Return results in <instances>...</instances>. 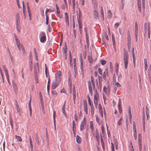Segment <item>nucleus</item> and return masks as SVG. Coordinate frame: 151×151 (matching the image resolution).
I'll use <instances>...</instances> for the list:
<instances>
[{"label":"nucleus","instance_id":"f257e3e1","mask_svg":"<svg viewBox=\"0 0 151 151\" xmlns=\"http://www.w3.org/2000/svg\"><path fill=\"white\" fill-rule=\"evenodd\" d=\"M123 59L125 69L127 68L128 65V54L127 50L125 48L123 49Z\"/></svg>","mask_w":151,"mask_h":151},{"label":"nucleus","instance_id":"f03ea898","mask_svg":"<svg viewBox=\"0 0 151 151\" xmlns=\"http://www.w3.org/2000/svg\"><path fill=\"white\" fill-rule=\"evenodd\" d=\"M86 119L85 117L81 122L80 126V130L82 131L86 127Z\"/></svg>","mask_w":151,"mask_h":151},{"label":"nucleus","instance_id":"7ed1b4c3","mask_svg":"<svg viewBox=\"0 0 151 151\" xmlns=\"http://www.w3.org/2000/svg\"><path fill=\"white\" fill-rule=\"evenodd\" d=\"M59 83L57 79L54 80L52 82V85L51 87L52 89H55L58 85Z\"/></svg>","mask_w":151,"mask_h":151},{"label":"nucleus","instance_id":"20e7f679","mask_svg":"<svg viewBox=\"0 0 151 151\" xmlns=\"http://www.w3.org/2000/svg\"><path fill=\"white\" fill-rule=\"evenodd\" d=\"M83 106L84 111L86 113V114H88V108L86 100H83Z\"/></svg>","mask_w":151,"mask_h":151},{"label":"nucleus","instance_id":"39448f33","mask_svg":"<svg viewBox=\"0 0 151 151\" xmlns=\"http://www.w3.org/2000/svg\"><path fill=\"white\" fill-rule=\"evenodd\" d=\"M16 23L17 24H19L20 23V17L19 13H17L15 17Z\"/></svg>","mask_w":151,"mask_h":151},{"label":"nucleus","instance_id":"423d86ee","mask_svg":"<svg viewBox=\"0 0 151 151\" xmlns=\"http://www.w3.org/2000/svg\"><path fill=\"white\" fill-rule=\"evenodd\" d=\"M95 137L98 143H99V136L98 129H96L95 131Z\"/></svg>","mask_w":151,"mask_h":151},{"label":"nucleus","instance_id":"0eeeda50","mask_svg":"<svg viewBox=\"0 0 151 151\" xmlns=\"http://www.w3.org/2000/svg\"><path fill=\"white\" fill-rule=\"evenodd\" d=\"M34 75L35 76V78H37L38 74L40 72L39 69L38 70L36 67L35 66L34 68Z\"/></svg>","mask_w":151,"mask_h":151},{"label":"nucleus","instance_id":"6e6552de","mask_svg":"<svg viewBox=\"0 0 151 151\" xmlns=\"http://www.w3.org/2000/svg\"><path fill=\"white\" fill-rule=\"evenodd\" d=\"M106 76L109 77V72L108 70H106L105 72H104L103 75V77L105 81H106L107 80Z\"/></svg>","mask_w":151,"mask_h":151},{"label":"nucleus","instance_id":"1a4fd4ad","mask_svg":"<svg viewBox=\"0 0 151 151\" xmlns=\"http://www.w3.org/2000/svg\"><path fill=\"white\" fill-rule=\"evenodd\" d=\"M12 83L14 91L15 92H16L18 90V88L17 87V84L15 83V81L14 80H12Z\"/></svg>","mask_w":151,"mask_h":151},{"label":"nucleus","instance_id":"9d476101","mask_svg":"<svg viewBox=\"0 0 151 151\" xmlns=\"http://www.w3.org/2000/svg\"><path fill=\"white\" fill-rule=\"evenodd\" d=\"M65 22L66 24H67L68 26H69V17L68 14L67 12H65Z\"/></svg>","mask_w":151,"mask_h":151},{"label":"nucleus","instance_id":"9b49d317","mask_svg":"<svg viewBox=\"0 0 151 151\" xmlns=\"http://www.w3.org/2000/svg\"><path fill=\"white\" fill-rule=\"evenodd\" d=\"M99 85L100 88H101L102 87V79L101 76H99Z\"/></svg>","mask_w":151,"mask_h":151},{"label":"nucleus","instance_id":"f8f14e48","mask_svg":"<svg viewBox=\"0 0 151 151\" xmlns=\"http://www.w3.org/2000/svg\"><path fill=\"white\" fill-rule=\"evenodd\" d=\"M73 62H74V71L76 73V70H77V66L76 61V58L73 59Z\"/></svg>","mask_w":151,"mask_h":151},{"label":"nucleus","instance_id":"ddd939ff","mask_svg":"<svg viewBox=\"0 0 151 151\" xmlns=\"http://www.w3.org/2000/svg\"><path fill=\"white\" fill-rule=\"evenodd\" d=\"M42 33L43 34L45 35L44 33ZM46 40V39L45 35H43L40 38V41L42 42H45V41Z\"/></svg>","mask_w":151,"mask_h":151},{"label":"nucleus","instance_id":"4468645a","mask_svg":"<svg viewBox=\"0 0 151 151\" xmlns=\"http://www.w3.org/2000/svg\"><path fill=\"white\" fill-rule=\"evenodd\" d=\"M91 113L92 117H93L94 113V108L93 104H92V106L91 107Z\"/></svg>","mask_w":151,"mask_h":151},{"label":"nucleus","instance_id":"2eb2a0df","mask_svg":"<svg viewBox=\"0 0 151 151\" xmlns=\"http://www.w3.org/2000/svg\"><path fill=\"white\" fill-rule=\"evenodd\" d=\"M51 93L52 96L54 97H56L58 95V93L55 90H52Z\"/></svg>","mask_w":151,"mask_h":151},{"label":"nucleus","instance_id":"dca6fc26","mask_svg":"<svg viewBox=\"0 0 151 151\" xmlns=\"http://www.w3.org/2000/svg\"><path fill=\"white\" fill-rule=\"evenodd\" d=\"M103 90L106 93L108 94L110 93L109 89L108 88H106L105 86L104 87Z\"/></svg>","mask_w":151,"mask_h":151},{"label":"nucleus","instance_id":"f3484780","mask_svg":"<svg viewBox=\"0 0 151 151\" xmlns=\"http://www.w3.org/2000/svg\"><path fill=\"white\" fill-rule=\"evenodd\" d=\"M91 80L92 82V84L93 85V89H94L95 88V82L94 80V78L92 76L91 77Z\"/></svg>","mask_w":151,"mask_h":151},{"label":"nucleus","instance_id":"a211bd4d","mask_svg":"<svg viewBox=\"0 0 151 151\" xmlns=\"http://www.w3.org/2000/svg\"><path fill=\"white\" fill-rule=\"evenodd\" d=\"M76 140L77 142L79 144L81 143V139L78 135H77L76 136Z\"/></svg>","mask_w":151,"mask_h":151},{"label":"nucleus","instance_id":"6ab92c4d","mask_svg":"<svg viewBox=\"0 0 151 151\" xmlns=\"http://www.w3.org/2000/svg\"><path fill=\"white\" fill-rule=\"evenodd\" d=\"M99 14L98 12L97 11H94V16L95 19H97L98 18V15Z\"/></svg>","mask_w":151,"mask_h":151},{"label":"nucleus","instance_id":"aec40b11","mask_svg":"<svg viewBox=\"0 0 151 151\" xmlns=\"http://www.w3.org/2000/svg\"><path fill=\"white\" fill-rule=\"evenodd\" d=\"M82 14L80 9H79V14L78 15V17H77V20H78V19L79 20H81V17Z\"/></svg>","mask_w":151,"mask_h":151},{"label":"nucleus","instance_id":"412c9836","mask_svg":"<svg viewBox=\"0 0 151 151\" xmlns=\"http://www.w3.org/2000/svg\"><path fill=\"white\" fill-rule=\"evenodd\" d=\"M112 40L113 46H114V47H116V44H115V41L114 36L113 34H112Z\"/></svg>","mask_w":151,"mask_h":151},{"label":"nucleus","instance_id":"4be33fe9","mask_svg":"<svg viewBox=\"0 0 151 151\" xmlns=\"http://www.w3.org/2000/svg\"><path fill=\"white\" fill-rule=\"evenodd\" d=\"M78 22L79 29H82V23L81 20H79V19H78Z\"/></svg>","mask_w":151,"mask_h":151},{"label":"nucleus","instance_id":"5701e85b","mask_svg":"<svg viewBox=\"0 0 151 151\" xmlns=\"http://www.w3.org/2000/svg\"><path fill=\"white\" fill-rule=\"evenodd\" d=\"M15 138L17 140V141L19 142H22V139L21 137L19 136L16 135H15Z\"/></svg>","mask_w":151,"mask_h":151},{"label":"nucleus","instance_id":"b1692460","mask_svg":"<svg viewBox=\"0 0 151 151\" xmlns=\"http://www.w3.org/2000/svg\"><path fill=\"white\" fill-rule=\"evenodd\" d=\"M101 15L102 16L103 20H104V15L103 8L102 6H101Z\"/></svg>","mask_w":151,"mask_h":151},{"label":"nucleus","instance_id":"393cba45","mask_svg":"<svg viewBox=\"0 0 151 151\" xmlns=\"http://www.w3.org/2000/svg\"><path fill=\"white\" fill-rule=\"evenodd\" d=\"M88 60L89 62L91 63H92L93 62V60L92 57L90 55H88Z\"/></svg>","mask_w":151,"mask_h":151},{"label":"nucleus","instance_id":"a878e982","mask_svg":"<svg viewBox=\"0 0 151 151\" xmlns=\"http://www.w3.org/2000/svg\"><path fill=\"white\" fill-rule=\"evenodd\" d=\"M7 50H8V52H9V54L10 55V58H11V60L12 61V62H13V58L12 56V55H11V52H10L9 49L8 48H7Z\"/></svg>","mask_w":151,"mask_h":151},{"label":"nucleus","instance_id":"bb28decb","mask_svg":"<svg viewBox=\"0 0 151 151\" xmlns=\"http://www.w3.org/2000/svg\"><path fill=\"white\" fill-rule=\"evenodd\" d=\"M88 88L89 90L91 91L92 90L91 84L90 81H89L88 82Z\"/></svg>","mask_w":151,"mask_h":151},{"label":"nucleus","instance_id":"cd10ccee","mask_svg":"<svg viewBox=\"0 0 151 151\" xmlns=\"http://www.w3.org/2000/svg\"><path fill=\"white\" fill-rule=\"evenodd\" d=\"M80 61H81V68L82 72H83V60L81 58L80 60Z\"/></svg>","mask_w":151,"mask_h":151},{"label":"nucleus","instance_id":"c85d7f7f","mask_svg":"<svg viewBox=\"0 0 151 151\" xmlns=\"http://www.w3.org/2000/svg\"><path fill=\"white\" fill-rule=\"evenodd\" d=\"M72 128L73 129H76V124L74 121V120L72 122Z\"/></svg>","mask_w":151,"mask_h":151},{"label":"nucleus","instance_id":"c756f323","mask_svg":"<svg viewBox=\"0 0 151 151\" xmlns=\"http://www.w3.org/2000/svg\"><path fill=\"white\" fill-rule=\"evenodd\" d=\"M35 140L36 142H37V144L38 145H40V142H39V137L38 136L37 134H36Z\"/></svg>","mask_w":151,"mask_h":151},{"label":"nucleus","instance_id":"7c9ffc66","mask_svg":"<svg viewBox=\"0 0 151 151\" xmlns=\"http://www.w3.org/2000/svg\"><path fill=\"white\" fill-rule=\"evenodd\" d=\"M134 137L135 140L137 139V130H135L134 132Z\"/></svg>","mask_w":151,"mask_h":151},{"label":"nucleus","instance_id":"2f4dec72","mask_svg":"<svg viewBox=\"0 0 151 151\" xmlns=\"http://www.w3.org/2000/svg\"><path fill=\"white\" fill-rule=\"evenodd\" d=\"M86 48L85 49V50L83 52V55L84 57V58L86 59Z\"/></svg>","mask_w":151,"mask_h":151},{"label":"nucleus","instance_id":"473e14b6","mask_svg":"<svg viewBox=\"0 0 151 151\" xmlns=\"http://www.w3.org/2000/svg\"><path fill=\"white\" fill-rule=\"evenodd\" d=\"M62 111L63 114L65 115V116L66 118H67V116L66 115V113L65 110V108H62Z\"/></svg>","mask_w":151,"mask_h":151},{"label":"nucleus","instance_id":"72a5a7b5","mask_svg":"<svg viewBox=\"0 0 151 151\" xmlns=\"http://www.w3.org/2000/svg\"><path fill=\"white\" fill-rule=\"evenodd\" d=\"M19 24H16V28L18 32H19L21 30L20 26Z\"/></svg>","mask_w":151,"mask_h":151},{"label":"nucleus","instance_id":"f704fd0d","mask_svg":"<svg viewBox=\"0 0 151 151\" xmlns=\"http://www.w3.org/2000/svg\"><path fill=\"white\" fill-rule=\"evenodd\" d=\"M132 54L133 60H135V56L134 55V48H132Z\"/></svg>","mask_w":151,"mask_h":151},{"label":"nucleus","instance_id":"c9c22d12","mask_svg":"<svg viewBox=\"0 0 151 151\" xmlns=\"http://www.w3.org/2000/svg\"><path fill=\"white\" fill-rule=\"evenodd\" d=\"M90 126L92 130L94 129L93 124L92 121L90 122Z\"/></svg>","mask_w":151,"mask_h":151},{"label":"nucleus","instance_id":"e433bc0d","mask_svg":"<svg viewBox=\"0 0 151 151\" xmlns=\"http://www.w3.org/2000/svg\"><path fill=\"white\" fill-rule=\"evenodd\" d=\"M57 16L59 17L60 18H61L62 17V15H60V11H57Z\"/></svg>","mask_w":151,"mask_h":151},{"label":"nucleus","instance_id":"4c0bfd02","mask_svg":"<svg viewBox=\"0 0 151 151\" xmlns=\"http://www.w3.org/2000/svg\"><path fill=\"white\" fill-rule=\"evenodd\" d=\"M61 72L60 71H59V72H57V73H56L55 76L56 77H59L60 78V76L61 75Z\"/></svg>","mask_w":151,"mask_h":151},{"label":"nucleus","instance_id":"58836bf2","mask_svg":"<svg viewBox=\"0 0 151 151\" xmlns=\"http://www.w3.org/2000/svg\"><path fill=\"white\" fill-rule=\"evenodd\" d=\"M45 76L46 77H47V68L46 64H45Z\"/></svg>","mask_w":151,"mask_h":151},{"label":"nucleus","instance_id":"ea45409f","mask_svg":"<svg viewBox=\"0 0 151 151\" xmlns=\"http://www.w3.org/2000/svg\"><path fill=\"white\" fill-rule=\"evenodd\" d=\"M9 120L10 121L11 126L12 127V129L13 128V124H12V122H13L11 118H9Z\"/></svg>","mask_w":151,"mask_h":151},{"label":"nucleus","instance_id":"a19ab883","mask_svg":"<svg viewBox=\"0 0 151 151\" xmlns=\"http://www.w3.org/2000/svg\"><path fill=\"white\" fill-rule=\"evenodd\" d=\"M16 43L17 47H22V45H21V46L20 42L19 40H18V42H17Z\"/></svg>","mask_w":151,"mask_h":151},{"label":"nucleus","instance_id":"79ce46f5","mask_svg":"<svg viewBox=\"0 0 151 151\" xmlns=\"http://www.w3.org/2000/svg\"><path fill=\"white\" fill-rule=\"evenodd\" d=\"M101 62L102 65H104L106 64V61L104 60H101Z\"/></svg>","mask_w":151,"mask_h":151},{"label":"nucleus","instance_id":"37998d69","mask_svg":"<svg viewBox=\"0 0 151 151\" xmlns=\"http://www.w3.org/2000/svg\"><path fill=\"white\" fill-rule=\"evenodd\" d=\"M73 28H74L75 27V22L74 21V16H73Z\"/></svg>","mask_w":151,"mask_h":151},{"label":"nucleus","instance_id":"c03bdc74","mask_svg":"<svg viewBox=\"0 0 151 151\" xmlns=\"http://www.w3.org/2000/svg\"><path fill=\"white\" fill-rule=\"evenodd\" d=\"M128 113L129 116H132L131 112V109L130 106H129V109H128Z\"/></svg>","mask_w":151,"mask_h":151},{"label":"nucleus","instance_id":"a18cd8bd","mask_svg":"<svg viewBox=\"0 0 151 151\" xmlns=\"http://www.w3.org/2000/svg\"><path fill=\"white\" fill-rule=\"evenodd\" d=\"M99 112H101V111H103L102 108V106L101 104H99Z\"/></svg>","mask_w":151,"mask_h":151},{"label":"nucleus","instance_id":"49530a36","mask_svg":"<svg viewBox=\"0 0 151 151\" xmlns=\"http://www.w3.org/2000/svg\"><path fill=\"white\" fill-rule=\"evenodd\" d=\"M133 130L134 131L136 130V126L134 122L133 124Z\"/></svg>","mask_w":151,"mask_h":151},{"label":"nucleus","instance_id":"de8ad7c7","mask_svg":"<svg viewBox=\"0 0 151 151\" xmlns=\"http://www.w3.org/2000/svg\"><path fill=\"white\" fill-rule=\"evenodd\" d=\"M60 92L61 93H63L66 94L67 93V91L65 89L63 88L62 89V90H61Z\"/></svg>","mask_w":151,"mask_h":151},{"label":"nucleus","instance_id":"09e8293b","mask_svg":"<svg viewBox=\"0 0 151 151\" xmlns=\"http://www.w3.org/2000/svg\"><path fill=\"white\" fill-rule=\"evenodd\" d=\"M124 0H122V9H123L124 5Z\"/></svg>","mask_w":151,"mask_h":151},{"label":"nucleus","instance_id":"8fccbe9b","mask_svg":"<svg viewBox=\"0 0 151 151\" xmlns=\"http://www.w3.org/2000/svg\"><path fill=\"white\" fill-rule=\"evenodd\" d=\"M98 72L101 75L102 74V71L100 68H98Z\"/></svg>","mask_w":151,"mask_h":151},{"label":"nucleus","instance_id":"3c124183","mask_svg":"<svg viewBox=\"0 0 151 151\" xmlns=\"http://www.w3.org/2000/svg\"><path fill=\"white\" fill-rule=\"evenodd\" d=\"M39 98L40 101L43 100V98L40 92H39Z\"/></svg>","mask_w":151,"mask_h":151},{"label":"nucleus","instance_id":"603ef678","mask_svg":"<svg viewBox=\"0 0 151 151\" xmlns=\"http://www.w3.org/2000/svg\"><path fill=\"white\" fill-rule=\"evenodd\" d=\"M18 48L19 50L20 51L21 50H21H22V52H23V53H24L25 52V50L24 49V48Z\"/></svg>","mask_w":151,"mask_h":151},{"label":"nucleus","instance_id":"864d4df0","mask_svg":"<svg viewBox=\"0 0 151 151\" xmlns=\"http://www.w3.org/2000/svg\"><path fill=\"white\" fill-rule=\"evenodd\" d=\"M86 42L87 44H88V34L87 33H86Z\"/></svg>","mask_w":151,"mask_h":151},{"label":"nucleus","instance_id":"5fc2aeb1","mask_svg":"<svg viewBox=\"0 0 151 151\" xmlns=\"http://www.w3.org/2000/svg\"><path fill=\"white\" fill-rule=\"evenodd\" d=\"M41 105L42 107V109H43V108H44V102L42 100L40 101Z\"/></svg>","mask_w":151,"mask_h":151},{"label":"nucleus","instance_id":"6e6d98bb","mask_svg":"<svg viewBox=\"0 0 151 151\" xmlns=\"http://www.w3.org/2000/svg\"><path fill=\"white\" fill-rule=\"evenodd\" d=\"M119 109V112L120 114H122V107L121 106H119L118 107Z\"/></svg>","mask_w":151,"mask_h":151},{"label":"nucleus","instance_id":"4d7b16f0","mask_svg":"<svg viewBox=\"0 0 151 151\" xmlns=\"http://www.w3.org/2000/svg\"><path fill=\"white\" fill-rule=\"evenodd\" d=\"M74 119L76 121H77V113L76 112L75 113L74 115Z\"/></svg>","mask_w":151,"mask_h":151},{"label":"nucleus","instance_id":"13d9d810","mask_svg":"<svg viewBox=\"0 0 151 151\" xmlns=\"http://www.w3.org/2000/svg\"><path fill=\"white\" fill-rule=\"evenodd\" d=\"M138 78H139V85H140L141 84V78L140 75L139 74L138 75Z\"/></svg>","mask_w":151,"mask_h":151},{"label":"nucleus","instance_id":"bf43d9fd","mask_svg":"<svg viewBox=\"0 0 151 151\" xmlns=\"http://www.w3.org/2000/svg\"><path fill=\"white\" fill-rule=\"evenodd\" d=\"M119 23H115L114 25V27L116 28H117L119 26V23Z\"/></svg>","mask_w":151,"mask_h":151},{"label":"nucleus","instance_id":"052dcab7","mask_svg":"<svg viewBox=\"0 0 151 151\" xmlns=\"http://www.w3.org/2000/svg\"><path fill=\"white\" fill-rule=\"evenodd\" d=\"M121 100L120 99H119V102H118V107L119 106H121Z\"/></svg>","mask_w":151,"mask_h":151},{"label":"nucleus","instance_id":"680f3d73","mask_svg":"<svg viewBox=\"0 0 151 151\" xmlns=\"http://www.w3.org/2000/svg\"><path fill=\"white\" fill-rule=\"evenodd\" d=\"M111 145L112 151H114V145L112 143H111Z\"/></svg>","mask_w":151,"mask_h":151},{"label":"nucleus","instance_id":"e2e57ef3","mask_svg":"<svg viewBox=\"0 0 151 151\" xmlns=\"http://www.w3.org/2000/svg\"><path fill=\"white\" fill-rule=\"evenodd\" d=\"M101 132L103 134L104 132V127L103 126H102L101 127Z\"/></svg>","mask_w":151,"mask_h":151},{"label":"nucleus","instance_id":"0e129e2a","mask_svg":"<svg viewBox=\"0 0 151 151\" xmlns=\"http://www.w3.org/2000/svg\"><path fill=\"white\" fill-rule=\"evenodd\" d=\"M108 16L109 17H111L112 16V13L111 11L110 10H109L108 12Z\"/></svg>","mask_w":151,"mask_h":151},{"label":"nucleus","instance_id":"69168bd1","mask_svg":"<svg viewBox=\"0 0 151 151\" xmlns=\"http://www.w3.org/2000/svg\"><path fill=\"white\" fill-rule=\"evenodd\" d=\"M145 109H146L145 111H146V114L147 115L148 114H149V110H148L147 109V106H146Z\"/></svg>","mask_w":151,"mask_h":151},{"label":"nucleus","instance_id":"338daca9","mask_svg":"<svg viewBox=\"0 0 151 151\" xmlns=\"http://www.w3.org/2000/svg\"><path fill=\"white\" fill-rule=\"evenodd\" d=\"M138 140H142V137L140 134H139L138 135Z\"/></svg>","mask_w":151,"mask_h":151},{"label":"nucleus","instance_id":"774afa93","mask_svg":"<svg viewBox=\"0 0 151 151\" xmlns=\"http://www.w3.org/2000/svg\"><path fill=\"white\" fill-rule=\"evenodd\" d=\"M115 85L117 87H120L121 86V85L118 82H116L115 83Z\"/></svg>","mask_w":151,"mask_h":151}]
</instances>
